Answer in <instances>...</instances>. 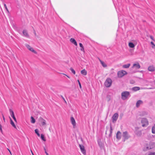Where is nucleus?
<instances>
[{"label": "nucleus", "mask_w": 155, "mask_h": 155, "mask_svg": "<svg viewBox=\"0 0 155 155\" xmlns=\"http://www.w3.org/2000/svg\"><path fill=\"white\" fill-rule=\"evenodd\" d=\"M155 147V143L153 142H150L146 143L143 148L144 151H146L151 149Z\"/></svg>", "instance_id": "f257e3e1"}, {"label": "nucleus", "mask_w": 155, "mask_h": 155, "mask_svg": "<svg viewBox=\"0 0 155 155\" xmlns=\"http://www.w3.org/2000/svg\"><path fill=\"white\" fill-rule=\"evenodd\" d=\"M121 98L123 100L128 99L130 96V92L127 91H124L121 93Z\"/></svg>", "instance_id": "f03ea898"}, {"label": "nucleus", "mask_w": 155, "mask_h": 155, "mask_svg": "<svg viewBox=\"0 0 155 155\" xmlns=\"http://www.w3.org/2000/svg\"><path fill=\"white\" fill-rule=\"evenodd\" d=\"M122 137L123 141H125V140L128 139L130 137V136L127 131H125L123 133Z\"/></svg>", "instance_id": "7ed1b4c3"}, {"label": "nucleus", "mask_w": 155, "mask_h": 155, "mask_svg": "<svg viewBox=\"0 0 155 155\" xmlns=\"http://www.w3.org/2000/svg\"><path fill=\"white\" fill-rule=\"evenodd\" d=\"M112 82L111 79L110 78H107L105 82V85L107 87H109L111 86Z\"/></svg>", "instance_id": "20e7f679"}, {"label": "nucleus", "mask_w": 155, "mask_h": 155, "mask_svg": "<svg viewBox=\"0 0 155 155\" xmlns=\"http://www.w3.org/2000/svg\"><path fill=\"white\" fill-rule=\"evenodd\" d=\"M141 123L142 127H144L147 126L148 124L147 120L145 118H142L141 120Z\"/></svg>", "instance_id": "39448f33"}, {"label": "nucleus", "mask_w": 155, "mask_h": 155, "mask_svg": "<svg viewBox=\"0 0 155 155\" xmlns=\"http://www.w3.org/2000/svg\"><path fill=\"white\" fill-rule=\"evenodd\" d=\"M25 46L29 50L32 51V52H33V53H34L35 54H37V52L36 51H35L29 45H28L27 44H25Z\"/></svg>", "instance_id": "423d86ee"}, {"label": "nucleus", "mask_w": 155, "mask_h": 155, "mask_svg": "<svg viewBox=\"0 0 155 155\" xmlns=\"http://www.w3.org/2000/svg\"><path fill=\"white\" fill-rule=\"evenodd\" d=\"M79 146L81 152L84 155H85L86 154V152L84 149V146L83 145L81 144H79Z\"/></svg>", "instance_id": "0eeeda50"}, {"label": "nucleus", "mask_w": 155, "mask_h": 155, "mask_svg": "<svg viewBox=\"0 0 155 155\" xmlns=\"http://www.w3.org/2000/svg\"><path fill=\"white\" fill-rule=\"evenodd\" d=\"M118 117V115L117 113H116L114 114L112 117L113 121H116L117 120Z\"/></svg>", "instance_id": "6e6552de"}, {"label": "nucleus", "mask_w": 155, "mask_h": 155, "mask_svg": "<svg viewBox=\"0 0 155 155\" xmlns=\"http://www.w3.org/2000/svg\"><path fill=\"white\" fill-rule=\"evenodd\" d=\"M71 123L73 125V127L74 128H75L76 127V122L74 118L73 117H71Z\"/></svg>", "instance_id": "1a4fd4ad"}, {"label": "nucleus", "mask_w": 155, "mask_h": 155, "mask_svg": "<svg viewBox=\"0 0 155 155\" xmlns=\"http://www.w3.org/2000/svg\"><path fill=\"white\" fill-rule=\"evenodd\" d=\"M39 122L41 123L42 124L43 126L45 125L46 124V120L44 119L42 117H40L39 118Z\"/></svg>", "instance_id": "9d476101"}, {"label": "nucleus", "mask_w": 155, "mask_h": 155, "mask_svg": "<svg viewBox=\"0 0 155 155\" xmlns=\"http://www.w3.org/2000/svg\"><path fill=\"white\" fill-rule=\"evenodd\" d=\"M140 65L138 63H137L136 64H133L132 67L133 68H135L136 69H138L140 68Z\"/></svg>", "instance_id": "9b49d317"}, {"label": "nucleus", "mask_w": 155, "mask_h": 155, "mask_svg": "<svg viewBox=\"0 0 155 155\" xmlns=\"http://www.w3.org/2000/svg\"><path fill=\"white\" fill-rule=\"evenodd\" d=\"M143 102L142 101L140 100H138L136 103V107H138L141 104H143Z\"/></svg>", "instance_id": "f8f14e48"}, {"label": "nucleus", "mask_w": 155, "mask_h": 155, "mask_svg": "<svg viewBox=\"0 0 155 155\" xmlns=\"http://www.w3.org/2000/svg\"><path fill=\"white\" fill-rule=\"evenodd\" d=\"M121 133L120 131H118L116 134V138L118 140H120L121 138Z\"/></svg>", "instance_id": "ddd939ff"}, {"label": "nucleus", "mask_w": 155, "mask_h": 155, "mask_svg": "<svg viewBox=\"0 0 155 155\" xmlns=\"http://www.w3.org/2000/svg\"><path fill=\"white\" fill-rule=\"evenodd\" d=\"M23 34L25 37H27V38H29V35L28 34L27 31L26 30H23Z\"/></svg>", "instance_id": "4468645a"}, {"label": "nucleus", "mask_w": 155, "mask_h": 155, "mask_svg": "<svg viewBox=\"0 0 155 155\" xmlns=\"http://www.w3.org/2000/svg\"><path fill=\"white\" fill-rule=\"evenodd\" d=\"M148 69L149 71L153 72L155 71V68L153 66H150L148 67Z\"/></svg>", "instance_id": "2eb2a0df"}, {"label": "nucleus", "mask_w": 155, "mask_h": 155, "mask_svg": "<svg viewBox=\"0 0 155 155\" xmlns=\"http://www.w3.org/2000/svg\"><path fill=\"white\" fill-rule=\"evenodd\" d=\"M136 134L138 137L141 136L142 135V132L141 131H136L135 132Z\"/></svg>", "instance_id": "dca6fc26"}, {"label": "nucleus", "mask_w": 155, "mask_h": 155, "mask_svg": "<svg viewBox=\"0 0 155 155\" xmlns=\"http://www.w3.org/2000/svg\"><path fill=\"white\" fill-rule=\"evenodd\" d=\"M70 41L71 42L74 44L75 45L77 46V42L74 38H71L70 39Z\"/></svg>", "instance_id": "f3484780"}, {"label": "nucleus", "mask_w": 155, "mask_h": 155, "mask_svg": "<svg viewBox=\"0 0 155 155\" xmlns=\"http://www.w3.org/2000/svg\"><path fill=\"white\" fill-rule=\"evenodd\" d=\"M123 72L121 71H118L117 73V75L119 78H121L124 76V74H123Z\"/></svg>", "instance_id": "a211bd4d"}, {"label": "nucleus", "mask_w": 155, "mask_h": 155, "mask_svg": "<svg viewBox=\"0 0 155 155\" xmlns=\"http://www.w3.org/2000/svg\"><path fill=\"white\" fill-rule=\"evenodd\" d=\"M11 116L13 118L15 117L14 113L13 111L11 109H9V110Z\"/></svg>", "instance_id": "6ab92c4d"}, {"label": "nucleus", "mask_w": 155, "mask_h": 155, "mask_svg": "<svg viewBox=\"0 0 155 155\" xmlns=\"http://www.w3.org/2000/svg\"><path fill=\"white\" fill-rule=\"evenodd\" d=\"M140 89V88L139 87H133L132 88V90L134 91H137L139 90Z\"/></svg>", "instance_id": "aec40b11"}, {"label": "nucleus", "mask_w": 155, "mask_h": 155, "mask_svg": "<svg viewBox=\"0 0 155 155\" xmlns=\"http://www.w3.org/2000/svg\"><path fill=\"white\" fill-rule=\"evenodd\" d=\"M130 65V64H124L123 65V68H127L129 67Z\"/></svg>", "instance_id": "412c9836"}, {"label": "nucleus", "mask_w": 155, "mask_h": 155, "mask_svg": "<svg viewBox=\"0 0 155 155\" xmlns=\"http://www.w3.org/2000/svg\"><path fill=\"white\" fill-rule=\"evenodd\" d=\"M81 73L84 75H86L87 74V72L84 69L81 71Z\"/></svg>", "instance_id": "4be33fe9"}, {"label": "nucleus", "mask_w": 155, "mask_h": 155, "mask_svg": "<svg viewBox=\"0 0 155 155\" xmlns=\"http://www.w3.org/2000/svg\"><path fill=\"white\" fill-rule=\"evenodd\" d=\"M10 120L11 122V124L13 127L15 128H16V126L15 125V124L14 123V122L11 119V118L10 117Z\"/></svg>", "instance_id": "5701e85b"}, {"label": "nucleus", "mask_w": 155, "mask_h": 155, "mask_svg": "<svg viewBox=\"0 0 155 155\" xmlns=\"http://www.w3.org/2000/svg\"><path fill=\"white\" fill-rule=\"evenodd\" d=\"M99 61L102 64V66L104 67H107V65L102 61L101 60H99Z\"/></svg>", "instance_id": "b1692460"}, {"label": "nucleus", "mask_w": 155, "mask_h": 155, "mask_svg": "<svg viewBox=\"0 0 155 155\" xmlns=\"http://www.w3.org/2000/svg\"><path fill=\"white\" fill-rule=\"evenodd\" d=\"M129 46L131 48H133L135 46L134 44L132 42H130L129 43Z\"/></svg>", "instance_id": "393cba45"}, {"label": "nucleus", "mask_w": 155, "mask_h": 155, "mask_svg": "<svg viewBox=\"0 0 155 155\" xmlns=\"http://www.w3.org/2000/svg\"><path fill=\"white\" fill-rule=\"evenodd\" d=\"M152 132L153 134H155V124L152 127Z\"/></svg>", "instance_id": "a878e982"}, {"label": "nucleus", "mask_w": 155, "mask_h": 155, "mask_svg": "<svg viewBox=\"0 0 155 155\" xmlns=\"http://www.w3.org/2000/svg\"><path fill=\"white\" fill-rule=\"evenodd\" d=\"M31 122L32 123H34L35 122V120L33 117H31Z\"/></svg>", "instance_id": "bb28decb"}, {"label": "nucleus", "mask_w": 155, "mask_h": 155, "mask_svg": "<svg viewBox=\"0 0 155 155\" xmlns=\"http://www.w3.org/2000/svg\"><path fill=\"white\" fill-rule=\"evenodd\" d=\"M35 133L38 136L40 137V134L38 132V129H36L35 130Z\"/></svg>", "instance_id": "cd10ccee"}, {"label": "nucleus", "mask_w": 155, "mask_h": 155, "mask_svg": "<svg viewBox=\"0 0 155 155\" xmlns=\"http://www.w3.org/2000/svg\"><path fill=\"white\" fill-rule=\"evenodd\" d=\"M41 139L44 141H46V139L45 137L44 136L43 134H41Z\"/></svg>", "instance_id": "c85d7f7f"}, {"label": "nucleus", "mask_w": 155, "mask_h": 155, "mask_svg": "<svg viewBox=\"0 0 155 155\" xmlns=\"http://www.w3.org/2000/svg\"><path fill=\"white\" fill-rule=\"evenodd\" d=\"M107 99L108 101H110L111 100V97L110 95H107Z\"/></svg>", "instance_id": "c756f323"}, {"label": "nucleus", "mask_w": 155, "mask_h": 155, "mask_svg": "<svg viewBox=\"0 0 155 155\" xmlns=\"http://www.w3.org/2000/svg\"><path fill=\"white\" fill-rule=\"evenodd\" d=\"M70 70L74 74H75V71L73 68H71Z\"/></svg>", "instance_id": "7c9ffc66"}, {"label": "nucleus", "mask_w": 155, "mask_h": 155, "mask_svg": "<svg viewBox=\"0 0 155 155\" xmlns=\"http://www.w3.org/2000/svg\"><path fill=\"white\" fill-rule=\"evenodd\" d=\"M148 155H155V152H149Z\"/></svg>", "instance_id": "2f4dec72"}, {"label": "nucleus", "mask_w": 155, "mask_h": 155, "mask_svg": "<svg viewBox=\"0 0 155 155\" xmlns=\"http://www.w3.org/2000/svg\"><path fill=\"white\" fill-rule=\"evenodd\" d=\"M121 71L123 72V74H124V75L127 74V72L125 71L122 70Z\"/></svg>", "instance_id": "473e14b6"}, {"label": "nucleus", "mask_w": 155, "mask_h": 155, "mask_svg": "<svg viewBox=\"0 0 155 155\" xmlns=\"http://www.w3.org/2000/svg\"><path fill=\"white\" fill-rule=\"evenodd\" d=\"M112 130H113V129L112 128V126L111 125H110V133L112 134Z\"/></svg>", "instance_id": "72a5a7b5"}, {"label": "nucleus", "mask_w": 155, "mask_h": 155, "mask_svg": "<svg viewBox=\"0 0 155 155\" xmlns=\"http://www.w3.org/2000/svg\"><path fill=\"white\" fill-rule=\"evenodd\" d=\"M4 7L5 8V9H6V10L7 11H8V9L7 8V7L6 5V4H4Z\"/></svg>", "instance_id": "f704fd0d"}, {"label": "nucleus", "mask_w": 155, "mask_h": 155, "mask_svg": "<svg viewBox=\"0 0 155 155\" xmlns=\"http://www.w3.org/2000/svg\"><path fill=\"white\" fill-rule=\"evenodd\" d=\"M78 84H79V86L80 87V88H81V84L80 82V81H79V80H78Z\"/></svg>", "instance_id": "c9c22d12"}, {"label": "nucleus", "mask_w": 155, "mask_h": 155, "mask_svg": "<svg viewBox=\"0 0 155 155\" xmlns=\"http://www.w3.org/2000/svg\"><path fill=\"white\" fill-rule=\"evenodd\" d=\"M150 43L152 45H153V46L152 47L153 48L154 47H155V45L154 44V43L153 42L151 41Z\"/></svg>", "instance_id": "e433bc0d"}, {"label": "nucleus", "mask_w": 155, "mask_h": 155, "mask_svg": "<svg viewBox=\"0 0 155 155\" xmlns=\"http://www.w3.org/2000/svg\"><path fill=\"white\" fill-rule=\"evenodd\" d=\"M44 149L45 151V153L46 154V155H48V154L46 150V149L45 148V147L44 148Z\"/></svg>", "instance_id": "4c0bfd02"}, {"label": "nucleus", "mask_w": 155, "mask_h": 155, "mask_svg": "<svg viewBox=\"0 0 155 155\" xmlns=\"http://www.w3.org/2000/svg\"><path fill=\"white\" fill-rule=\"evenodd\" d=\"M80 50H81V51H84V47H83L81 48L80 49Z\"/></svg>", "instance_id": "58836bf2"}, {"label": "nucleus", "mask_w": 155, "mask_h": 155, "mask_svg": "<svg viewBox=\"0 0 155 155\" xmlns=\"http://www.w3.org/2000/svg\"><path fill=\"white\" fill-rule=\"evenodd\" d=\"M61 97L64 100V101L66 103V101L65 100L64 98V97H63V96H62L61 95Z\"/></svg>", "instance_id": "ea45409f"}, {"label": "nucleus", "mask_w": 155, "mask_h": 155, "mask_svg": "<svg viewBox=\"0 0 155 155\" xmlns=\"http://www.w3.org/2000/svg\"><path fill=\"white\" fill-rule=\"evenodd\" d=\"M79 45H80V47H81V48L83 47V45L81 43H79Z\"/></svg>", "instance_id": "a19ab883"}, {"label": "nucleus", "mask_w": 155, "mask_h": 155, "mask_svg": "<svg viewBox=\"0 0 155 155\" xmlns=\"http://www.w3.org/2000/svg\"><path fill=\"white\" fill-rule=\"evenodd\" d=\"M13 118L14 120V121L15 122H17V120H16V118L15 117H13Z\"/></svg>", "instance_id": "79ce46f5"}, {"label": "nucleus", "mask_w": 155, "mask_h": 155, "mask_svg": "<svg viewBox=\"0 0 155 155\" xmlns=\"http://www.w3.org/2000/svg\"><path fill=\"white\" fill-rule=\"evenodd\" d=\"M112 134H111L110 133L108 135L109 137H110L112 136Z\"/></svg>", "instance_id": "37998d69"}, {"label": "nucleus", "mask_w": 155, "mask_h": 155, "mask_svg": "<svg viewBox=\"0 0 155 155\" xmlns=\"http://www.w3.org/2000/svg\"><path fill=\"white\" fill-rule=\"evenodd\" d=\"M34 34L35 35V36H36V32H35V30H34Z\"/></svg>", "instance_id": "c03bdc74"}, {"label": "nucleus", "mask_w": 155, "mask_h": 155, "mask_svg": "<svg viewBox=\"0 0 155 155\" xmlns=\"http://www.w3.org/2000/svg\"><path fill=\"white\" fill-rule=\"evenodd\" d=\"M150 38H151L153 40V37H152V36H150Z\"/></svg>", "instance_id": "a18cd8bd"}, {"label": "nucleus", "mask_w": 155, "mask_h": 155, "mask_svg": "<svg viewBox=\"0 0 155 155\" xmlns=\"http://www.w3.org/2000/svg\"><path fill=\"white\" fill-rule=\"evenodd\" d=\"M66 76H67V77L68 78H70V77H69V76H67V75H66Z\"/></svg>", "instance_id": "49530a36"}, {"label": "nucleus", "mask_w": 155, "mask_h": 155, "mask_svg": "<svg viewBox=\"0 0 155 155\" xmlns=\"http://www.w3.org/2000/svg\"><path fill=\"white\" fill-rule=\"evenodd\" d=\"M3 119H4V120H5V117H4V116H3Z\"/></svg>", "instance_id": "de8ad7c7"}, {"label": "nucleus", "mask_w": 155, "mask_h": 155, "mask_svg": "<svg viewBox=\"0 0 155 155\" xmlns=\"http://www.w3.org/2000/svg\"><path fill=\"white\" fill-rule=\"evenodd\" d=\"M8 151H9V152H10V150L9 149H8Z\"/></svg>", "instance_id": "09e8293b"}, {"label": "nucleus", "mask_w": 155, "mask_h": 155, "mask_svg": "<svg viewBox=\"0 0 155 155\" xmlns=\"http://www.w3.org/2000/svg\"><path fill=\"white\" fill-rule=\"evenodd\" d=\"M105 134H107V131H106V132H105Z\"/></svg>", "instance_id": "8fccbe9b"}, {"label": "nucleus", "mask_w": 155, "mask_h": 155, "mask_svg": "<svg viewBox=\"0 0 155 155\" xmlns=\"http://www.w3.org/2000/svg\"><path fill=\"white\" fill-rule=\"evenodd\" d=\"M31 153H32V154L33 155H34L33 154V153H32V151H31Z\"/></svg>", "instance_id": "3c124183"}, {"label": "nucleus", "mask_w": 155, "mask_h": 155, "mask_svg": "<svg viewBox=\"0 0 155 155\" xmlns=\"http://www.w3.org/2000/svg\"><path fill=\"white\" fill-rule=\"evenodd\" d=\"M10 152V153H11V154H12L11 151H10V152Z\"/></svg>", "instance_id": "603ef678"}, {"label": "nucleus", "mask_w": 155, "mask_h": 155, "mask_svg": "<svg viewBox=\"0 0 155 155\" xmlns=\"http://www.w3.org/2000/svg\"><path fill=\"white\" fill-rule=\"evenodd\" d=\"M10 152V153H11V154H12L11 151H10V152Z\"/></svg>", "instance_id": "864d4df0"}]
</instances>
